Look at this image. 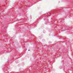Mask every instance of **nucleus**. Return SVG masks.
I'll return each mask as SVG.
<instances>
[{"label":"nucleus","instance_id":"f257e3e1","mask_svg":"<svg viewBox=\"0 0 73 73\" xmlns=\"http://www.w3.org/2000/svg\"><path fill=\"white\" fill-rule=\"evenodd\" d=\"M47 13L48 15H49V14H48V13Z\"/></svg>","mask_w":73,"mask_h":73},{"label":"nucleus","instance_id":"f03ea898","mask_svg":"<svg viewBox=\"0 0 73 73\" xmlns=\"http://www.w3.org/2000/svg\"><path fill=\"white\" fill-rule=\"evenodd\" d=\"M28 51H30V50H28Z\"/></svg>","mask_w":73,"mask_h":73}]
</instances>
